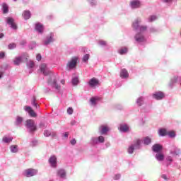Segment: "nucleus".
Segmentation results:
<instances>
[{"label": "nucleus", "instance_id": "nucleus-9", "mask_svg": "<svg viewBox=\"0 0 181 181\" xmlns=\"http://www.w3.org/2000/svg\"><path fill=\"white\" fill-rule=\"evenodd\" d=\"M49 162L52 168H56L57 166V158L52 156L49 158Z\"/></svg>", "mask_w": 181, "mask_h": 181}, {"label": "nucleus", "instance_id": "nucleus-14", "mask_svg": "<svg viewBox=\"0 0 181 181\" xmlns=\"http://www.w3.org/2000/svg\"><path fill=\"white\" fill-rule=\"evenodd\" d=\"M130 5H131L132 8H133V9H135V8H139V6H141V2L137 0H134V1H131Z\"/></svg>", "mask_w": 181, "mask_h": 181}, {"label": "nucleus", "instance_id": "nucleus-22", "mask_svg": "<svg viewBox=\"0 0 181 181\" xmlns=\"http://www.w3.org/2000/svg\"><path fill=\"white\" fill-rule=\"evenodd\" d=\"M100 129V134L102 135H105V134H107V132H108V127L107 126H101Z\"/></svg>", "mask_w": 181, "mask_h": 181}, {"label": "nucleus", "instance_id": "nucleus-63", "mask_svg": "<svg viewBox=\"0 0 181 181\" xmlns=\"http://www.w3.org/2000/svg\"><path fill=\"white\" fill-rule=\"evenodd\" d=\"M14 1H18V0H14Z\"/></svg>", "mask_w": 181, "mask_h": 181}, {"label": "nucleus", "instance_id": "nucleus-43", "mask_svg": "<svg viewBox=\"0 0 181 181\" xmlns=\"http://www.w3.org/2000/svg\"><path fill=\"white\" fill-rule=\"evenodd\" d=\"M147 28H148L145 25H141V26L139 27V29H140L141 32H144V31L146 30Z\"/></svg>", "mask_w": 181, "mask_h": 181}, {"label": "nucleus", "instance_id": "nucleus-24", "mask_svg": "<svg viewBox=\"0 0 181 181\" xmlns=\"http://www.w3.org/2000/svg\"><path fill=\"white\" fill-rule=\"evenodd\" d=\"M23 16L25 21H28L30 18V12L29 11H25Z\"/></svg>", "mask_w": 181, "mask_h": 181}, {"label": "nucleus", "instance_id": "nucleus-53", "mask_svg": "<svg viewBox=\"0 0 181 181\" xmlns=\"http://www.w3.org/2000/svg\"><path fill=\"white\" fill-rule=\"evenodd\" d=\"M33 105L35 107V108H39V105H37V103H34Z\"/></svg>", "mask_w": 181, "mask_h": 181}, {"label": "nucleus", "instance_id": "nucleus-49", "mask_svg": "<svg viewBox=\"0 0 181 181\" xmlns=\"http://www.w3.org/2000/svg\"><path fill=\"white\" fill-rule=\"evenodd\" d=\"M119 177H121V175L119 174H117L114 177V179H115V180H118V179H119Z\"/></svg>", "mask_w": 181, "mask_h": 181}, {"label": "nucleus", "instance_id": "nucleus-58", "mask_svg": "<svg viewBox=\"0 0 181 181\" xmlns=\"http://www.w3.org/2000/svg\"><path fill=\"white\" fill-rule=\"evenodd\" d=\"M33 101H34V102L36 103V97H35V96H33Z\"/></svg>", "mask_w": 181, "mask_h": 181}, {"label": "nucleus", "instance_id": "nucleus-8", "mask_svg": "<svg viewBox=\"0 0 181 181\" xmlns=\"http://www.w3.org/2000/svg\"><path fill=\"white\" fill-rule=\"evenodd\" d=\"M40 70L42 73H43L44 76H47V74H50V71L47 68L46 64H42L40 66Z\"/></svg>", "mask_w": 181, "mask_h": 181}, {"label": "nucleus", "instance_id": "nucleus-37", "mask_svg": "<svg viewBox=\"0 0 181 181\" xmlns=\"http://www.w3.org/2000/svg\"><path fill=\"white\" fill-rule=\"evenodd\" d=\"M151 138L149 137H146L144 141L145 145H149V144H151Z\"/></svg>", "mask_w": 181, "mask_h": 181}, {"label": "nucleus", "instance_id": "nucleus-36", "mask_svg": "<svg viewBox=\"0 0 181 181\" xmlns=\"http://www.w3.org/2000/svg\"><path fill=\"white\" fill-rule=\"evenodd\" d=\"M72 84L74 86H77V84H78V78H77V77L73 78Z\"/></svg>", "mask_w": 181, "mask_h": 181}, {"label": "nucleus", "instance_id": "nucleus-7", "mask_svg": "<svg viewBox=\"0 0 181 181\" xmlns=\"http://www.w3.org/2000/svg\"><path fill=\"white\" fill-rule=\"evenodd\" d=\"M6 19L8 25H9L12 28V29H18V26L16 25V23H15V20H13V18L8 17Z\"/></svg>", "mask_w": 181, "mask_h": 181}, {"label": "nucleus", "instance_id": "nucleus-10", "mask_svg": "<svg viewBox=\"0 0 181 181\" xmlns=\"http://www.w3.org/2000/svg\"><path fill=\"white\" fill-rule=\"evenodd\" d=\"M153 98L156 100H162L163 98H165V94L163 92H156L154 94H153Z\"/></svg>", "mask_w": 181, "mask_h": 181}, {"label": "nucleus", "instance_id": "nucleus-11", "mask_svg": "<svg viewBox=\"0 0 181 181\" xmlns=\"http://www.w3.org/2000/svg\"><path fill=\"white\" fill-rule=\"evenodd\" d=\"M35 30L39 33H43V30H45V27L40 23H37L35 24Z\"/></svg>", "mask_w": 181, "mask_h": 181}, {"label": "nucleus", "instance_id": "nucleus-15", "mask_svg": "<svg viewBox=\"0 0 181 181\" xmlns=\"http://www.w3.org/2000/svg\"><path fill=\"white\" fill-rule=\"evenodd\" d=\"M152 149L153 152H160L163 149V146L160 144H155L153 146Z\"/></svg>", "mask_w": 181, "mask_h": 181}, {"label": "nucleus", "instance_id": "nucleus-47", "mask_svg": "<svg viewBox=\"0 0 181 181\" xmlns=\"http://www.w3.org/2000/svg\"><path fill=\"white\" fill-rule=\"evenodd\" d=\"M5 57V52H0V59H4Z\"/></svg>", "mask_w": 181, "mask_h": 181}, {"label": "nucleus", "instance_id": "nucleus-17", "mask_svg": "<svg viewBox=\"0 0 181 181\" xmlns=\"http://www.w3.org/2000/svg\"><path fill=\"white\" fill-rule=\"evenodd\" d=\"M22 62V57H16L13 59V64H15V66H19V64H21Z\"/></svg>", "mask_w": 181, "mask_h": 181}, {"label": "nucleus", "instance_id": "nucleus-57", "mask_svg": "<svg viewBox=\"0 0 181 181\" xmlns=\"http://www.w3.org/2000/svg\"><path fill=\"white\" fill-rule=\"evenodd\" d=\"M4 33H0V39H2L4 37Z\"/></svg>", "mask_w": 181, "mask_h": 181}, {"label": "nucleus", "instance_id": "nucleus-60", "mask_svg": "<svg viewBox=\"0 0 181 181\" xmlns=\"http://www.w3.org/2000/svg\"><path fill=\"white\" fill-rule=\"evenodd\" d=\"M165 2H170L172 0H163Z\"/></svg>", "mask_w": 181, "mask_h": 181}, {"label": "nucleus", "instance_id": "nucleus-27", "mask_svg": "<svg viewBox=\"0 0 181 181\" xmlns=\"http://www.w3.org/2000/svg\"><path fill=\"white\" fill-rule=\"evenodd\" d=\"M156 158L157 160H163V159H165V156L162 153H158L156 155Z\"/></svg>", "mask_w": 181, "mask_h": 181}, {"label": "nucleus", "instance_id": "nucleus-48", "mask_svg": "<svg viewBox=\"0 0 181 181\" xmlns=\"http://www.w3.org/2000/svg\"><path fill=\"white\" fill-rule=\"evenodd\" d=\"M76 142L77 141H76V139H73L72 140H71V145H76Z\"/></svg>", "mask_w": 181, "mask_h": 181}, {"label": "nucleus", "instance_id": "nucleus-59", "mask_svg": "<svg viewBox=\"0 0 181 181\" xmlns=\"http://www.w3.org/2000/svg\"><path fill=\"white\" fill-rule=\"evenodd\" d=\"M168 160H169L170 162H172L173 160H172V158L170 157H168Z\"/></svg>", "mask_w": 181, "mask_h": 181}, {"label": "nucleus", "instance_id": "nucleus-26", "mask_svg": "<svg viewBox=\"0 0 181 181\" xmlns=\"http://www.w3.org/2000/svg\"><path fill=\"white\" fill-rule=\"evenodd\" d=\"M129 129V127H128V125L124 124V125H122L120 126V131L122 132H127V131Z\"/></svg>", "mask_w": 181, "mask_h": 181}, {"label": "nucleus", "instance_id": "nucleus-41", "mask_svg": "<svg viewBox=\"0 0 181 181\" xmlns=\"http://www.w3.org/2000/svg\"><path fill=\"white\" fill-rule=\"evenodd\" d=\"M104 141H105L104 136H100L98 137V141H99L100 144H104Z\"/></svg>", "mask_w": 181, "mask_h": 181}, {"label": "nucleus", "instance_id": "nucleus-35", "mask_svg": "<svg viewBox=\"0 0 181 181\" xmlns=\"http://www.w3.org/2000/svg\"><path fill=\"white\" fill-rule=\"evenodd\" d=\"M88 59H90V54H85V55L83 56V62L84 63H86V62H88Z\"/></svg>", "mask_w": 181, "mask_h": 181}, {"label": "nucleus", "instance_id": "nucleus-19", "mask_svg": "<svg viewBox=\"0 0 181 181\" xmlns=\"http://www.w3.org/2000/svg\"><path fill=\"white\" fill-rule=\"evenodd\" d=\"M53 33L49 34V36L47 37V40L45 42V45H49V43H52L53 42Z\"/></svg>", "mask_w": 181, "mask_h": 181}, {"label": "nucleus", "instance_id": "nucleus-30", "mask_svg": "<svg viewBox=\"0 0 181 181\" xmlns=\"http://www.w3.org/2000/svg\"><path fill=\"white\" fill-rule=\"evenodd\" d=\"M11 151L13 152V153H16L18 152V146L16 145H13L10 148Z\"/></svg>", "mask_w": 181, "mask_h": 181}, {"label": "nucleus", "instance_id": "nucleus-38", "mask_svg": "<svg viewBox=\"0 0 181 181\" xmlns=\"http://www.w3.org/2000/svg\"><path fill=\"white\" fill-rule=\"evenodd\" d=\"M15 47H16V44L13 42L11 43L10 45H8V49H10V50H12L13 49H15Z\"/></svg>", "mask_w": 181, "mask_h": 181}, {"label": "nucleus", "instance_id": "nucleus-23", "mask_svg": "<svg viewBox=\"0 0 181 181\" xmlns=\"http://www.w3.org/2000/svg\"><path fill=\"white\" fill-rule=\"evenodd\" d=\"M159 135L160 136H166V135H168V130H166V129H160Z\"/></svg>", "mask_w": 181, "mask_h": 181}, {"label": "nucleus", "instance_id": "nucleus-32", "mask_svg": "<svg viewBox=\"0 0 181 181\" xmlns=\"http://www.w3.org/2000/svg\"><path fill=\"white\" fill-rule=\"evenodd\" d=\"M133 28L134 29H138V28H139V20H136L134 23H133Z\"/></svg>", "mask_w": 181, "mask_h": 181}, {"label": "nucleus", "instance_id": "nucleus-54", "mask_svg": "<svg viewBox=\"0 0 181 181\" xmlns=\"http://www.w3.org/2000/svg\"><path fill=\"white\" fill-rule=\"evenodd\" d=\"M3 76H4V72L0 71V78H2Z\"/></svg>", "mask_w": 181, "mask_h": 181}, {"label": "nucleus", "instance_id": "nucleus-52", "mask_svg": "<svg viewBox=\"0 0 181 181\" xmlns=\"http://www.w3.org/2000/svg\"><path fill=\"white\" fill-rule=\"evenodd\" d=\"M57 136L56 132H52L51 133V136L54 137V136Z\"/></svg>", "mask_w": 181, "mask_h": 181}, {"label": "nucleus", "instance_id": "nucleus-46", "mask_svg": "<svg viewBox=\"0 0 181 181\" xmlns=\"http://www.w3.org/2000/svg\"><path fill=\"white\" fill-rule=\"evenodd\" d=\"M36 59L40 62V60H42V55H40V54H37Z\"/></svg>", "mask_w": 181, "mask_h": 181}, {"label": "nucleus", "instance_id": "nucleus-44", "mask_svg": "<svg viewBox=\"0 0 181 181\" xmlns=\"http://www.w3.org/2000/svg\"><path fill=\"white\" fill-rule=\"evenodd\" d=\"M67 112L69 115H71V114H73V107H69L67 109Z\"/></svg>", "mask_w": 181, "mask_h": 181}, {"label": "nucleus", "instance_id": "nucleus-55", "mask_svg": "<svg viewBox=\"0 0 181 181\" xmlns=\"http://www.w3.org/2000/svg\"><path fill=\"white\" fill-rule=\"evenodd\" d=\"M65 83H66V81H64V79H62V80L61 81V83H62V84L64 85Z\"/></svg>", "mask_w": 181, "mask_h": 181}, {"label": "nucleus", "instance_id": "nucleus-5", "mask_svg": "<svg viewBox=\"0 0 181 181\" xmlns=\"http://www.w3.org/2000/svg\"><path fill=\"white\" fill-rule=\"evenodd\" d=\"M37 173V170H35L33 168H29L25 170V176L27 177H31L32 176H35Z\"/></svg>", "mask_w": 181, "mask_h": 181}, {"label": "nucleus", "instance_id": "nucleus-20", "mask_svg": "<svg viewBox=\"0 0 181 181\" xmlns=\"http://www.w3.org/2000/svg\"><path fill=\"white\" fill-rule=\"evenodd\" d=\"M170 153H171L172 155H175V156H177V155H180V149H179V148L175 147V148H173V150H172V151H170Z\"/></svg>", "mask_w": 181, "mask_h": 181}, {"label": "nucleus", "instance_id": "nucleus-28", "mask_svg": "<svg viewBox=\"0 0 181 181\" xmlns=\"http://www.w3.org/2000/svg\"><path fill=\"white\" fill-rule=\"evenodd\" d=\"M99 98H91L90 101L92 104V105H97V101H98Z\"/></svg>", "mask_w": 181, "mask_h": 181}, {"label": "nucleus", "instance_id": "nucleus-16", "mask_svg": "<svg viewBox=\"0 0 181 181\" xmlns=\"http://www.w3.org/2000/svg\"><path fill=\"white\" fill-rule=\"evenodd\" d=\"M129 76V74H128V71L125 69H122L120 72V77H122V78H127Z\"/></svg>", "mask_w": 181, "mask_h": 181}, {"label": "nucleus", "instance_id": "nucleus-42", "mask_svg": "<svg viewBox=\"0 0 181 181\" xmlns=\"http://www.w3.org/2000/svg\"><path fill=\"white\" fill-rule=\"evenodd\" d=\"M45 136H50L52 135V132H49L48 130H46L44 132Z\"/></svg>", "mask_w": 181, "mask_h": 181}, {"label": "nucleus", "instance_id": "nucleus-12", "mask_svg": "<svg viewBox=\"0 0 181 181\" xmlns=\"http://www.w3.org/2000/svg\"><path fill=\"white\" fill-rule=\"evenodd\" d=\"M88 84L90 87H95V86H98L99 84L98 79L95 78H92L88 82Z\"/></svg>", "mask_w": 181, "mask_h": 181}, {"label": "nucleus", "instance_id": "nucleus-62", "mask_svg": "<svg viewBox=\"0 0 181 181\" xmlns=\"http://www.w3.org/2000/svg\"><path fill=\"white\" fill-rule=\"evenodd\" d=\"M174 80H175V81H174V83H176V81H177V78H174Z\"/></svg>", "mask_w": 181, "mask_h": 181}, {"label": "nucleus", "instance_id": "nucleus-40", "mask_svg": "<svg viewBox=\"0 0 181 181\" xmlns=\"http://www.w3.org/2000/svg\"><path fill=\"white\" fill-rule=\"evenodd\" d=\"M34 66H35V63L33 61H29L28 67L30 69H33Z\"/></svg>", "mask_w": 181, "mask_h": 181}, {"label": "nucleus", "instance_id": "nucleus-1", "mask_svg": "<svg viewBox=\"0 0 181 181\" xmlns=\"http://www.w3.org/2000/svg\"><path fill=\"white\" fill-rule=\"evenodd\" d=\"M25 127L28 129L29 132H35L37 131V126L33 119H28L25 121Z\"/></svg>", "mask_w": 181, "mask_h": 181}, {"label": "nucleus", "instance_id": "nucleus-39", "mask_svg": "<svg viewBox=\"0 0 181 181\" xmlns=\"http://www.w3.org/2000/svg\"><path fill=\"white\" fill-rule=\"evenodd\" d=\"M153 21H156V16H151L148 18V22H153Z\"/></svg>", "mask_w": 181, "mask_h": 181}, {"label": "nucleus", "instance_id": "nucleus-2", "mask_svg": "<svg viewBox=\"0 0 181 181\" xmlns=\"http://www.w3.org/2000/svg\"><path fill=\"white\" fill-rule=\"evenodd\" d=\"M134 144H132L131 146H129L127 149V152L130 154L134 153V151L136 149L139 148V146L141 145V139H136L134 141Z\"/></svg>", "mask_w": 181, "mask_h": 181}, {"label": "nucleus", "instance_id": "nucleus-4", "mask_svg": "<svg viewBox=\"0 0 181 181\" xmlns=\"http://www.w3.org/2000/svg\"><path fill=\"white\" fill-rule=\"evenodd\" d=\"M77 62H78V58L77 57H74L69 62H68L66 66L71 69H76V67H77Z\"/></svg>", "mask_w": 181, "mask_h": 181}, {"label": "nucleus", "instance_id": "nucleus-56", "mask_svg": "<svg viewBox=\"0 0 181 181\" xmlns=\"http://www.w3.org/2000/svg\"><path fill=\"white\" fill-rule=\"evenodd\" d=\"M65 138H67L69 136V133L66 132L64 133Z\"/></svg>", "mask_w": 181, "mask_h": 181}, {"label": "nucleus", "instance_id": "nucleus-50", "mask_svg": "<svg viewBox=\"0 0 181 181\" xmlns=\"http://www.w3.org/2000/svg\"><path fill=\"white\" fill-rule=\"evenodd\" d=\"M162 179H164V180H168V177L165 175H161Z\"/></svg>", "mask_w": 181, "mask_h": 181}, {"label": "nucleus", "instance_id": "nucleus-29", "mask_svg": "<svg viewBox=\"0 0 181 181\" xmlns=\"http://www.w3.org/2000/svg\"><path fill=\"white\" fill-rule=\"evenodd\" d=\"M12 139H13V138L12 137L8 138L6 136H4L3 138V141L5 142V144H9V142H12Z\"/></svg>", "mask_w": 181, "mask_h": 181}, {"label": "nucleus", "instance_id": "nucleus-13", "mask_svg": "<svg viewBox=\"0 0 181 181\" xmlns=\"http://www.w3.org/2000/svg\"><path fill=\"white\" fill-rule=\"evenodd\" d=\"M135 40L136 42H138L139 43H141L142 42H145V37L142 35V34H136L135 36Z\"/></svg>", "mask_w": 181, "mask_h": 181}, {"label": "nucleus", "instance_id": "nucleus-3", "mask_svg": "<svg viewBox=\"0 0 181 181\" xmlns=\"http://www.w3.org/2000/svg\"><path fill=\"white\" fill-rule=\"evenodd\" d=\"M57 79H56V76H52L48 79L49 86H52V87H54L56 90H60V86L57 83Z\"/></svg>", "mask_w": 181, "mask_h": 181}, {"label": "nucleus", "instance_id": "nucleus-34", "mask_svg": "<svg viewBox=\"0 0 181 181\" xmlns=\"http://www.w3.org/2000/svg\"><path fill=\"white\" fill-rule=\"evenodd\" d=\"M136 103L138 104L139 107H141V105H142V104H144V98H139L137 100Z\"/></svg>", "mask_w": 181, "mask_h": 181}, {"label": "nucleus", "instance_id": "nucleus-61", "mask_svg": "<svg viewBox=\"0 0 181 181\" xmlns=\"http://www.w3.org/2000/svg\"><path fill=\"white\" fill-rule=\"evenodd\" d=\"M32 104H33V105H34V104H36V102H35V100H33Z\"/></svg>", "mask_w": 181, "mask_h": 181}, {"label": "nucleus", "instance_id": "nucleus-31", "mask_svg": "<svg viewBox=\"0 0 181 181\" xmlns=\"http://www.w3.org/2000/svg\"><path fill=\"white\" fill-rule=\"evenodd\" d=\"M167 135H168L170 138H175V136H176V133L175 131H170L167 132Z\"/></svg>", "mask_w": 181, "mask_h": 181}, {"label": "nucleus", "instance_id": "nucleus-6", "mask_svg": "<svg viewBox=\"0 0 181 181\" xmlns=\"http://www.w3.org/2000/svg\"><path fill=\"white\" fill-rule=\"evenodd\" d=\"M24 110L25 111L28 112L29 115H30L33 118H36L37 117L36 112H35V111L33 110V109H32V107H30V106H25Z\"/></svg>", "mask_w": 181, "mask_h": 181}, {"label": "nucleus", "instance_id": "nucleus-18", "mask_svg": "<svg viewBox=\"0 0 181 181\" xmlns=\"http://www.w3.org/2000/svg\"><path fill=\"white\" fill-rule=\"evenodd\" d=\"M57 176H59V177H62V179H64V177H66V171L64 169L58 170Z\"/></svg>", "mask_w": 181, "mask_h": 181}, {"label": "nucleus", "instance_id": "nucleus-45", "mask_svg": "<svg viewBox=\"0 0 181 181\" xmlns=\"http://www.w3.org/2000/svg\"><path fill=\"white\" fill-rule=\"evenodd\" d=\"M99 44L101 45V46H105V45H107V42L105 41H103V40H100L99 42Z\"/></svg>", "mask_w": 181, "mask_h": 181}, {"label": "nucleus", "instance_id": "nucleus-51", "mask_svg": "<svg viewBox=\"0 0 181 181\" xmlns=\"http://www.w3.org/2000/svg\"><path fill=\"white\" fill-rule=\"evenodd\" d=\"M40 128H45V123L40 122Z\"/></svg>", "mask_w": 181, "mask_h": 181}, {"label": "nucleus", "instance_id": "nucleus-25", "mask_svg": "<svg viewBox=\"0 0 181 181\" xmlns=\"http://www.w3.org/2000/svg\"><path fill=\"white\" fill-rule=\"evenodd\" d=\"M23 121V117L21 116H18L16 119V125H21Z\"/></svg>", "mask_w": 181, "mask_h": 181}, {"label": "nucleus", "instance_id": "nucleus-33", "mask_svg": "<svg viewBox=\"0 0 181 181\" xmlns=\"http://www.w3.org/2000/svg\"><path fill=\"white\" fill-rule=\"evenodd\" d=\"M127 52H128V49H127V47H124L119 49V54H125L127 53Z\"/></svg>", "mask_w": 181, "mask_h": 181}, {"label": "nucleus", "instance_id": "nucleus-21", "mask_svg": "<svg viewBox=\"0 0 181 181\" xmlns=\"http://www.w3.org/2000/svg\"><path fill=\"white\" fill-rule=\"evenodd\" d=\"M2 11L3 13H8V12H9V7L8 6V4L5 3L2 4Z\"/></svg>", "mask_w": 181, "mask_h": 181}]
</instances>
